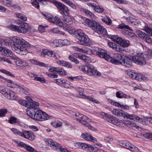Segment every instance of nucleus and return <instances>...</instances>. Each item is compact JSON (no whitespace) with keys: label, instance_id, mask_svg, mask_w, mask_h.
<instances>
[{"label":"nucleus","instance_id":"f257e3e1","mask_svg":"<svg viewBox=\"0 0 152 152\" xmlns=\"http://www.w3.org/2000/svg\"><path fill=\"white\" fill-rule=\"evenodd\" d=\"M10 39L13 42H10L7 39L2 40L0 38V44L2 45H10L12 50L17 53L23 55L28 53V49L30 48L28 42L17 36L11 37Z\"/></svg>","mask_w":152,"mask_h":152},{"label":"nucleus","instance_id":"f03ea898","mask_svg":"<svg viewBox=\"0 0 152 152\" xmlns=\"http://www.w3.org/2000/svg\"><path fill=\"white\" fill-rule=\"evenodd\" d=\"M145 55L142 53H139L135 56L131 55L126 56L125 58L123 60L122 65L125 66L129 67L132 66V62L133 61L135 64L140 65H142L146 64L145 58Z\"/></svg>","mask_w":152,"mask_h":152},{"label":"nucleus","instance_id":"7ed1b4c3","mask_svg":"<svg viewBox=\"0 0 152 152\" xmlns=\"http://www.w3.org/2000/svg\"><path fill=\"white\" fill-rule=\"evenodd\" d=\"M107 52L100 49L96 52V54L100 58H104L107 61L111 62L115 64H122V62L120 61L122 60L123 55L118 53H114L113 58L111 57L107 53Z\"/></svg>","mask_w":152,"mask_h":152},{"label":"nucleus","instance_id":"20e7f679","mask_svg":"<svg viewBox=\"0 0 152 152\" xmlns=\"http://www.w3.org/2000/svg\"><path fill=\"white\" fill-rule=\"evenodd\" d=\"M39 103L35 102L34 106L26 111L27 114L32 118L39 121L40 120L41 115L42 113V111L38 108Z\"/></svg>","mask_w":152,"mask_h":152},{"label":"nucleus","instance_id":"39448f33","mask_svg":"<svg viewBox=\"0 0 152 152\" xmlns=\"http://www.w3.org/2000/svg\"><path fill=\"white\" fill-rule=\"evenodd\" d=\"M76 37L79 40L78 43L80 45L87 46L91 43V41L88 36L80 30H77L75 31Z\"/></svg>","mask_w":152,"mask_h":152},{"label":"nucleus","instance_id":"423d86ee","mask_svg":"<svg viewBox=\"0 0 152 152\" xmlns=\"http://www.w3.org/2000/svg\"><path fill=\"white\" fill-rule=\"evenodd\" d=\"M72 114L73 115H75L77 117L76 119L77 121L80 123L84 126L87 127L88 129L93 131L96 130L95 128L88 124V123L91 122V119L88 118L86 116L79 113H76L73 112Z\"/></svg>","mask_w":152,"mask_h":152},{"label":"nucleus","instance_id":"0eeeda50","mask_svg":"<svg viewBox=\"0 0 152 152\" xmlns=\"http://www.w3.org/2000/svg\"><path fill=\"white\" fill-rule=\"evenodd\" d=\"M85 23L89 26L94 30L100 34H105L106 31L105 28L97 22L94 20H92L88 19H86Z\"/></svg>","mask_w":152,"mask_h":152},{"label":"nucleus","instance_id":"6e6552de","mask_svg":"<svg viewBox=\"0 0 152 152\" xmlns=\"http://www.w3.org/2000/svg\"><path fill=\"white\" fill-rule=\"evenodd\" d=\"M79 69L89 75L93 76H100L101 74L97 71L91 64H87L86 66H81L79 67Z\"/></svg>","mask_w":152,"mask_h":152},{"label":"nucleus","instance_id":"1a4fd4ad","mask_svg":"<svg viewBox=\"0 0 152 152\" xmlns=\"http://www.w3.org/2000/svg\"><path fill=\"white\" fill-rule=\"evenodd\" d=\"M10 28L12 30L18 33L25 34L28 31L29 29L31 28V27L28 23H23L21 26L12 25L10 26Z\"/></svg>","mask_w":152,"mask_h":152},{"label":"nucleus","instance_id":"9d476101","mask_svg":"<svg viewBox=\"0 0 152 152\" xmlns=\"http://www.w3.org/2000/svg\"><path fill=\"white\" fill-rule=\"evenodd\" d=\"M0 93L6 98L9 99H15L16 98L14 91L4 86H0Z\"/></svg>","mask_w":152,"mask_h":152},{"label":"nucleus","instance_id":"9b49d317","mask_svg":"<svg viewBox=\"0 0 152 152\" xmlns=\"http://www.w3.org/2000/svg\"><path fill=\"white\" fill-rule=\"evenodd\" d=\"M52 2L59 10L60 13L63 15L69 16V10L67 7L61 3L55 0H53Z\"/></svg>","mask_w":152,"mask_h":152},{"label":"nucleus","instance_id":"f8f14e48","mask_svg":"<svg viewBox=\"0 0 152 152\" xmlns=\"http://www.w3.org/2000/svg\"><path fill=\"white\" fill-rule=\"evenodd\" d=\"M44 140L48 145L54 149H56L57 150L60 151L62 152H64L65 150H66V149L62 148L60 144L54 141L52 139L49 138H45Z\"/></svg>","mask_w":152,"mask_h":152},{"label":"nucleus","instance_id":"ddd939ff","mask_svg":"<svg viewBox=\"0 0 152 152\" xmlns=\"http://www.w3.org/2000/svg\"><path fill=\"white\" fill-rule=\"evenodd\" d=\"M44 15L45 18L49 21L60 26H62L63 23L58 18L48 13H45Z\"/></svg>","mask_w":152,"mask_h":152},{"label":"nucleus","instance_id":"4468645a","mask_svg":"<svg viewBox=\"0 0 152 152\" xmlns=\"http://www.w3.org/2000/svg\"><path fill=\"white\" fill-rule=\"evenodd\" d=\"M119 144L124 148L128 149L133 152H140V151L136 147L131 144L129 142L125 140H121L119 142Z\"/></svg>","mask_w":152,"mask_h":152},{"label":"nucleus","instance_id":"2eb2a0df","mask_svg":"<svg viewBox=\"0 0 152 152\" xmlns=\"http://www.w3.org/2000/svg\"><path fill=\"white\" fill-rule=\"evenodd\" d=\"M111 38L113 41L116 42L121 46L124 48L126 47L129 45V41L123 39L118 36L112 35Z\"/></svg>","mask_w":152,"mask_h":152},{"label":"nucleus","instance_id":"dca6fc26","mask_svg":"<svg viewBox=\"0 0 152 152\" xmlns=\"http://www.w3.org/2000/svg\"><path fill=\"white\" fill-rule=\"evenodd\" d=\"M5 80L6 81L7 83V86L9 87L12 88H19L20 90L19 92L20 93H24L25 91V90L24 88L22 86H20L19 85L17 84L15 82H13V81L11 80L7 79L5 77H4L3 79Z\"/></svg>","mask_w":152,"mask_h":152},{"label":"nucleus","instance_id":"f3484780","mask_svg":"<svg viewBox=\"0 0 152 152\" xmlns=\"http://www.w3.org/2000/svg\"><path fill=\"white\" fill-rule=\"evenodd\" d=\"M124 117L127 119L135 120L137 122L143 124H145L146 123V121L144 118H140L134 115L129 114L127 113L126 112Z\"/></svg>","mask_w":152,"mask_h":152},{"label":"nucleus","instance_id":"a211bd4d","mask_svg":"<svg viewBox=\"0 0 152 152\" xmlns=\"http://www.w3.org/2000/svg\"><path fill=\"white\" fill-rule=\"evenodd\" d=\"M77 90L79 93L77 96L78 97L87 99L93 102H96V100L94 98L89 96H86L85 94L83 93L84 91V89L83 88H82L79 87L77 88Z\"/></svg>","mask_w":152,"mask_h":152},{"label":"nucleus","instance_id":"6ab92c4d","mask_svg":"<svg viewBox=\"0 0 152 152\" xmlns=\"http://www.w3.org/2000/svg\"><path fill=\"white\" fill-rule=\"evenodd\" d=\"M55 82L58 85L63 86L65 88H68L69 87V84L67 83L66 80L63 78H59L55 80Z\"/></svg>","mask_w":152,"mask_h":152},{"label":"nucleus","instance_id":"aec40b11","mask_svg":"<svg viewBox=\"0 0 152 152\" xmlns=\"http://www.w3.org/2000/svg\"><path fill=\"white\" fill-rule=\"evenodd\" d=\"M15 142L17 144L18 146L22 148H24L27 151H29L32 152L34 151H35L33 148L30 145H28L25 143H24L22 142L19 141H16Z\"/></svg>","mask_w":152,"mask_h":152},{"label":"nucleus","instance_id":"412c9836","mask_svg":"<svg viewBox=\"0 0 152 152\" xmlns=\"http://www.w3.org/2000/svg\"><path fill=\"white\" fill-rule=\"evenodd\" d=\"M21 136L30 140H32L34 139V136L33 134L27 131H25L23 133L22 132Z\"/></svg>","mask_w":152,"mask_h":152},{"label":"nucleus","instance_id":"4be33fe9","mask_svg":"<svg viewBox=\"0 0 152 152\" xmlns=\"http://www.w3.org/2000/svg\"><path fill=\"white\" fill-rule=\"evenodd\" d=\"M106 121L117 126H120L122 123L118 121L113 116L109 115L106 119Z\"/></svg>","mask_w":152,"mask_h":152},{"label":"nucleus","instance_id":"5701e85b","mask_svg":"<svg viewBox=\"0 0 152 152\" xmlns=\"http://www.w3.org/2000/svg\"><path fill=\"white\" fill-rule=\"evenodd\" d=\"M19 103L22 105L28 108L26 110H28L29 109L32 108L35 104V103L28 102L25 100H20L19 101Z\"/></svg>","mask_w":152,"mask_h":152},{"label":"nucleus","instance_id":"b1692460","mask_svg":"<svg viewBox=\"0 0 152 152\" xmlns=\"http://www.w3.org/2000/svg\"><path fill=\"white\" fill-rule=\"evenodd\" d=\"M81 136L83 138L87 140H89L93 142L96 141V139L89 133H82Z\"/></svg>","mask_w":152,"mask_h":152},{"label":"nucleus","instance_id":"393cba45","mask_svg":"<svg viewBox=\"0 0 152 152\" xmlns=\"http://www.w3.org/2000/svg\"><path fill=\"white\" fill-rule=\"evenodd\" d=\"M112 112L115 115L120 117H124L125 112L119 109H114Z\"/></svg>","mask_w":152,"mask_h":152},{"label":"nucleus","instance_id":"a878e982","mask_svg":"<svg viewBox=\"0 0 152 152\" xmlns=\"http://www.w3.org/2000/svg\"><path fill=\"white\" fill-rule=\"evenodd\" d=\"M56 63L58 65L71 68L72 67V65L69 62L63 60H58Z\"/></svg>","mask_w":152,"mask_h":152},{"label":"nucleus","instance_id":"bb28decb","mask_svg":"<svg viewBox=\"0 0 152 152\" xmlns=\"http://www.w3.org/2000/svg\"><path fill=\"white\" fill-rule=\"evenodd\" d=\"M3 4L7 6H10L14 8L18 7L17 5L12 4V1L10 0H2Z\"/></svg>","mask_w":152,"mask_h":152},{"label":"nucleus","instance_id":"cd10ccee","mask_svg":"<svg viewBox=\"0 0 152 152\" xmlns=\"http://www.w3.org/2000/svg\"><path fill=\"white\" fill-rule=\"evenodd\" d=\"M60 41V39H56L50 42L49 43V45L50 46L56 47H60L61 46Z\"/></svg>","mask_w":152,"mask_h":152},{"label":"nucleus","instance_id":"c85d7f7f","mask_svg":"<svg viewBox=\"0 0 152 152\" xmlns=\"http://www.w3.org/2000/svg\"><path fill=\"white\" fill-rule=\"evenodd\" d=\"M128 75L133 79L137 80H139V77L137 74L134 71H130L127 73Z\"/></svg>","mask_w":152,"mask_h":152},{"label":"nucleus","instance_id":"c756f323","mask_svg":"<svg viewBox=\"0 0 152 152\" xmlns=\"http://www.w3.org/2000/svg\"><path fill=\"white\" fill-rule=\"evenodd\" d=\"M16 64L19 66H28V64L25 61L18 58L15 61Z\"/></svg>","mask_w":152,"mask_h":152},{"label":"nucleus","instance_id":"7c9ffc66","mask_svg":"<svg viewBox=\"0 0 152 152\" xmlns=\"http://www.w3.org/2000/svg\"><path fill=\"white\" fill-rule=\"evenodd\" d=\"M30 76L31 77L34 78V80L37 81H39L41 83H44L45 82V80L43 78L37 77L35 75L32 74H31Z\"/></svg>","mask_w":152,"mask_h":152},{"label":"nucleus","instance_id":"2f4dec72","mask_svg":"<svg viewBox=\"0 0 152 152\" xmlns=\"http://www.w3.org/2000/svg\"><path fill=\"white\" fill-rule=\"evenodd\" d=\"M144 24L142 29L146 32L151 34V35L152 36V28L148 26L147 24L144 23Z\"/></svg>","mask_w":152,"mask_h":152},{"label":"nucleus","instance_id":"473e14b6","mask_svg":"<svg viewBox=\"0 0 152 152\" xmlns=\"http://www.w3.org/2000/svg\"><path fill=\"white\" fill-rule=\"evenodd\" d=\"M49 56L54 58L56 59H58L61 58L60 56L58 53L53 50H51Z\"/></svg>","mask_w":152,"mask_h":152},{"label":"nucleus","instance_id":"72a5a7b5","mask_svg":"<svg viewBox=\"0 0 152 152\" xmlns=\"http://www.w3.org/2000/svg\"><path fill=\"white\" fill-rule=\"evenodd\" d=\"M31 63L35 65H39L40 66H44L45 64L43 63L40 62L34 59H30L29 60Z\"/></svg>","mask_w":152,"mask_h":152},{"label":"nucleus","instance_id":"f704fd0d","mask_svg":"<svg viewBox=\"0 0 152 152\" xmlns=\"http://www.w3.org/2000/svg\"><path fill=\"white\" fill-rule=\"evenodd\" d=\"M87 150L90 151H97L98 152H100L101 151L103 152V151L102 150H98V148L96 147H94L91 145L89 144H88Z\"/></svg>","mask_w":152,"mask_h":152},{"label":"nucleus","instance_id":"c9c22d12","mask_svg":"<svg viewBox=\"0 0 152 152\" xmlns=\"http://www.w3.org/2000/svg\"><path fill=\"white\" fill-rule=\"evenodd\" d=\"M56 72L57 74L60 75H66V71L62 68L57 67Z\"/></svg>","mask_w":152,"mask_h":152},{"label":"nucleus","instance_id":"e433bc0d","mask_svg":"<svg viewBox=\"0 0 152 152\" xmlns=\"http://www.w3.org/2000/svg\"><path fill=\"white\" fill-rule=\"evenodd\" d=\"M41 115L40 120L39 121H42L48 119L49 118V115L45 113L42 111V113Z\"/></svg>","mask_w":152,"mask_h":152},{"label":"nucleus","instance_id":"4c0bfd02","mask_svg":"<svg viewBox=\"0 0 152 152\" xmlns=\"http://www.w3.org/2000/svg\"><path fill=\"white\" fill-rule=\"evenodd\" d=\"M102 20L107 25H110L112 23V21L111 19L110 18L107 16H105L102 19Z\"/></svg>","mask_w":152,"mask_h":152},{"label":"nucleus","instance_id":"58836bf2","mask_svg":"<svg viewBox=\"0 0 152 152\" xmlns=\"http://www.w3.org/2000/svg\"><path fill=\"white\" fill-rule=\"evenodd\" d=\"M80 59L87 63H90L91 62V59L89 57L84 55L81 54Z\"/></svg>","mask_w":152,"mask_h":152},{"label":"nucleus","instance_id":"ea45409f","mask_svg":"<svg viewBox=\"0 0 152 152\" xmlns=\"http://www.w3.org/2000/svg\"><path fill=\"white\" fill-rule=\"evenodd\" d=\"M81 11L88 16L93 18L94 17V15L92 12H90L89 11L86 9H83Z\"/></svg>","mask_w":152,"mask_h":152},{"label":"nucleus","instance_id":"a19ab883","mask_svg":"<svg viewBox=\"0 0 152 152\" xmlns=\"http://www.w3.org/2000/svg\"><path fill=\"white\" fill-rule=\"evenodd\" d=\"M76 144L78 145V147L83 149L87 150L88 146V144L85 143H77Z\"/></svg>","mask_w":152,"mask_h":152},{"label":"nucleus","instance_id":"79ce46f5","mask_svg":"<svg viewBox=\"0 0 152 152\" xmlns=\"http://www.w3.org/2000/svg\"><path fill=\"white\" fill-rule=\"evenodd\" d=\"M136 31L139 37L143 39L145 38V37L147 34L144 32L140 30H136Z\"/></svg>","mask_w":152,"mask_h":152},{"label":"nucleus","instance_id":"37998d69","mask_svg":"<svg viewBox=\"0 0 152 152\" xmlns=\"http://www.w3.org/2000/svg\"><path fill=\"white\" fill-rule=\"evenodd\" d=\"M64 2L66 3L68 5H69L73 9H76V6L71 1L69 0H61Z\"/></svg>","mask_w":152,"mask_h":152},{"label":"nucleus","instance_id":"c03bdc74","mask_svg":"<svg viewBox=\"0 0 152 152\" xmlns=\"http://www.w3.org/2000/svg\"><path fill=\"white\" fill-rule=\"evenodd\" d=\"M51 125L53 127L55 128H58L61 126L62 125V124L60 121H57L52 123Z\"/></svg>","mask_w":152,"mask_h":152},{"label":"nucleus","instance_id":"a18cd8bd","mask_svg":"<svg viewBox=\"0 0 152 152\" xmlns=\"http://www.w3.org/2000/svg\"><path fill=\"white\" fill-rule=\"evenodd\" d=\"M17 17L20 18L23 21H26L27 19V18L23 14L18 13L16 14Z\"/></svg>","mask_w":152,"mask_h":152},{"label":"nucleus","instance_id":"49530a36","mask_svg":"<svg viewBox=\"0 0 152 152\" xmlns=\"http://www.w3.org/2000/svg\"><path fill=\"white\" fill-rule=\"evenodd\" d=\"M64 23L67 25H70L73 23L72 19L69 17H67L64 20Z\"/></svg>","mask_w":152,"mask_h":152},{"label":"nucleus","instance_id":"de8ad7c7","mask_svg":"<svg viewBox=\"0 0 152 152\" xmlns=\"http://www.w3.org/2000/svg\"><path fill=\"white\" fill-rule=\"evenodd\" d=\"M39 0H33V1L31 2V4L36 8L39 9Z\"/></svg>","mask_w":152,"mask_h":152},{"label":"nucleus","instance_id":"09e8293b","mask_svg":"<svg viewBox=\"0 0 152 152\" xmlns=\"http://www.w3.org/2000/svg\"><path fill=\"white\" fill-rule=\"evenodd\" d=\"M12 132L15 134H17L20 136H21L22 132L19 131L18 129L13 128L11 129Z\"/></svg>","mask_w":152,"mask_h":152},{"label":"nucleus","instance_id":"8fccbe9b","mask_svg":"<svg viewBox=\"0 0 152 152\" xmlns=\"http://www.w3.org/2000/svg\"><path fill=\"white\" fill-rule=\"evenodd\" d=\"M94 9L95 11L99 13H102L104 11V9L96 5Z\"/></svg>","mask_w":152,"mask_h":152},{"label":"nucleus","instance_id":"3c124183","mask_svg":"<svg viewBox=\"0 0 152 152\" xmlns=\"http://www.w3.org/2000/svg\"><path fill=\"white\" fill-rule=\"evenodd\" d=\"M68 79L71 80H74L75 79L77 80H82L83 79V77L81 76H78L75 77H67Z\"/></svg>","mask_w":152,"mask_h":152},{"label":"nucleus","instance_id":"603ef678","mask_svg":"<svg viewBox=\"0 0 152 152\" xmlns=\"http://www.w3.org/2000/svg\"><path fill=\"white\" fill-rule=\"evenodd\" d=\"M147 43L150 44L152 42V40L148 34L145 37V38L143 39Z\"/></svg>","mask_w":152,"mask_h":152},{"label":"nucleus","instance_id":"864d4df0","mask_svg":"<svg viewBox=\"0 0 152 152\" xmlns=\"http://www.w3.org/2000/svg\"><path fill=\"white\" fill-rule=\"evenodd\" d=\"M118 28L120 29L125 28L130 30H132V29H131L128 26L126 25L125 24L123 23L120 25L118 26Z\"/></svg>","mask_w":152,"mask_h":152},{"label":"nucleus","instance_id":"5fc2aeb1","mask_svg":"<svg viewBox=\"0 0 152 152\" xmlns=\"http://www.w3.org/2000/svg\"><path fill=\"white\" fill-rule=\"evenodd\" d=\"M69 59L71 61L74 62L76 64H78L79 63L77 60L73 56L70 55L69 56Z\"/></svg>","mask_w":152,"mask_h":152},{"label":"nucleus","instance_id":"6e6d98bb","mask_svg":"<svg viewBox=\"0 0 152 152\" xmlns=\"http://www.w3.org/2000/svg\"><path fill=\"white\" fill-rule=\"evenodd\" d=\"M61 46L63 45H67L69 44V42L66 39L62 40L60 39Z\"/></svg>","mask_w":152,"mask_h":152},{"label":"nucleus","instance_id":"4d7b16f0","mask_svg":"<svg viewBox=\"0 0 152 152\" xmlns=\"http://www.w3.org/2000/svg\"><path fill=\"white\" fill-rule=\"evenodd\" d=\"M89 51H91V50L89 48L86 47H83L81 49L80 52L87 53Z\"/></svg>","mask_w":152,"mask_h":152},{"label":"nucleus","instance_id":"13d9d810","mask_svg":"<svg viewBox=\"0 0 152 152\" xmlns=\"http://www.w3.org/2000/svg\"><path fill=\"white\" fill-rule=\"evenodd\" d=\"M51 50H48L43 49L41 51V53L44 55H47L49 56Z\"/></svg>","mask_w":152,"mask_h":152},{"label":"nucleus","instance_id":"bf43d9fd","mask_svg":"<svg viewBox=\"0 0 152 152\" xmlns=\"http://www.w3.org/2000/svg\"><path fill=\"white\" fill-rule=\"evenodd\" d=\"M7 110L6 109H1L0 110V116L4 117L7 113Z\"/></svg>","mask_w":152,"mask_h":152},{"label":"nucleus","instance_id":"052dcab7","mask_svg":"<svg viewBox=\"0 0 152 152\" xmlns=\"http://www.w3.org/2000/svg\"><path fill=\"white\" fill-rule=\"evenodd\" d=\"M17 118L14 117H12L10 118L9 120V123L11 124H15L17 122Z\"/></svg>","mask_w":152,"mask_h":152},{"label":"nucleus","instance_id":"680f3d73","mask_svg":"<svg viewBox=\"0 0 152 152\" xmlns=\"http://www.w3.org/2000/svg\"><path fill=\"white\" fill-rule=\"evenodd\" d=\"M130 128L134 130L140 129V127L137 125L133 123L131 125Z\"/></svg>","mask_w":152,"mask_h":152},{"label":"nucleus","instance_id":"e2e57ef3","mask_svg":"<svg viewBox=\"0 0 152 152\" xmlns=\"http://www.w3.org/2000/svg\"><path fill=\"white\" fill-rule=\"evenodd\" d=\"M100 115L101 117L104 120H106L108 117L109 114L104 112H101L100 113Z\"/></svg>","mask_w":152,"mask_h":152},{"label":"nucleus","instance_id":"0e129e2a","mask_svg":"<svg viewBox=\"0 0 152 152\" xmlns=\"http://www.w3.org/2000/svg\"><path fill=\"white\" fill-rule=\"evenodd\" d=\"M126 21L129 23H130L132 24L133 21L135 20V18H133L131 17H128L126 18Z\"/></svg>","mask_w":152,"mask_h":152},{"label":"nucleus","instance_id":"69168bd1","mask_svg":"<svg viewBox=\"0 0 152 152\" xmlns=\"http://www.w3.org/2000/svg\"><path fill=\"white\" fill-rule=\"evenodd\" d=\"M143 135L146 138L151 140V133H146L143 134Z\"/></svg>","mask_w":152,"mask_h":152},{"label":"nucleus","instance_id":"338daca9","mask_svg":"<svg viewBox=\"0 0 152 152\" xmlns=\"http://www.w3.org/2000/svg\"><path fill=\"white\" fill-rule=\"evenodd\" d=\"M38 30L41 33H44L45 31V27L41 25L39 26Z\"/></svg>","mask_w":152,"mask_h":152},{"label":"nucleus","instance_id":"774afa93","mask_svg":"<svg viewBox=\"0 0 152 152\" xmlns=\"http://www.w3.org/2000/svg\"><path fill=\"white\" fill-rule=\"evenodd\" d=\"M108 45L109 47L111 48L113 50H114L117 45L114 43L110 42H108Z\"/></svg>","mask_w":152,"mask_h":152}]
</instances>
